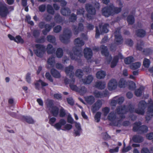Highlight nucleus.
<instances>
[{
	"mask_svg": "<svg viewBox=\"0 0 153 153\" xmlns=\"http://www.w3.org/2000/svg\"><path fill=\"white\" fill-rule=\"evenodd\" d=\"M75 79L74 77H65L64 79L65 85L69 84L70 88L73 91L78 92L82 94H84L86 92V89L84 86L79 88L76 85H74Z\"/></svg>",
	"mask_w": 153,
	"mask_h": 153,
	"instance_id": "f257e3e1",
	"label": "nucleus"
},
{
	"mask_svg": "<svg viewBox=\"0 0 153 153\" xmlns=\"http://www.w3.org/2000/svg\"><path fill=\"white\" fill-rule=\"evenodd\" d=\"M134 106L131 104H129L127 105H123L117 106L115 111L117 114L120 115V116L121 119H124L125 116L124 114L128 112L132 113L134 112Z\"/></svg>",
	"mask_w": 153,
	"mask_h": 153,
	"instance_id": "f03ea898",
	"label": "nucleus"
},
{
	"mask_svg": "<svg viewBox=\"0 0 153 153\" xmlns=\"http://www.w3.org/2000/svg\"><path fill=\"white\" fill-rule=\"evenodd\" d=\"M72 33L71 30L68 29H65L63 34L59 36V39L62 43H68L70 42V39L71 37Z\"/></svg>",
	"mask_w": 153,
	"mask_h": 153,
	"instance_id": "7ed1b4c3",
	"label": "nucleus"
},
{
	"mask_svg": "<svg viewBox=\"0 0 153 153\" xmlns=\"http://www.w3.org/2000/svg\"><path fill=\"white\" fill-rule=\"evenodd\" d=\"M73 51L74 54L70 53V57L73 60H77L78 57L80 58L82 56V49L80 47H75L73 48Z\"/></svg>",
	"mask_w": 153,
	"mask_h": 153,
	"instance_id": "20e7f679",
	"label": "nucleus"
},
{
	"mask_svg": "<svg viewBox=\"0 0 153 153\" xmlns=\"http://www.w3.org/2000/svg\"><path fill=\"white\" fill-rule=\"evenodd\" d=\"M108 119L111 122L109 125L111 126H118L120 124L121 120H116L117 117L114 112H111L108 116Z\"/></svg>",
	"mask_w": 153,
	"mask_h": 153,
	"instance_id": "39448f33",
	"label": "nucleus"
},
{
	"mask_svg": "<svg viewBox=\"0 0 153 153\" xmlns=\"http://www.w3.org/2000/svg\"><path fill=\"white\" fill-rule=\"evenodd\" d=\"M47 106L49 108V110L50 111L51 113L53 116L55 117H57L59 112V108L56 106L54 105L53 101L50 100L48 102Z\"/></svg>",
	"mask_w": 153,
	"mask_h": 153,
	"instance_id": "423d86ee",
	"label": "nucleus"
},
{
	"mask_svg": "<svg viewBox=\"0 0 153 153\" xmlns=\"http://www.w3.org/2000/svg\"><path fill=\"white\" fill-rule=\"evenodd\" d=\"M10 7H8L4 2L0 1V15L2 17H6L9 13L8 8Z\"/></svg>",
	"mask_w": 153,
	"mask_h": 153,
	"instance_id": "0eeeda50",
	"label": "nucleus"
},
{
	"mask_svg": "<svg viewBox=\"0 0 153 153\" xmlns=\"http://www.w3.org/2000/svg\"><path fill=\"white\" fill-rule=\"evenodd\" d=\"M35 47L36 49L34 50V51L36 55L39 57H42L45 53V47L39 44H36Z\"/></svg>",
	"mask_w": 153,
	"mask_h": 153,
	"instance_id": "6e6552de",
	"label": "nucleus"
},
{
	"mask_svg": "<svg viewBox=\"0 0 153 153\" xmlns=\"http://www.w3.org/2000/svg\"><path fill=\"white\" fill-rule=\"evenodd\" d=\"M115 44V45H121L123 42V39L120 34V29L117 28L116 29L114 32Z\"/></svg>",
	"mask_w": 153,
	"mask_h": 153,
	"instance_id": "1a4fd4ad",
	"label": "nucleus"
},
{
	"mask_svg": "<svg viewBox=\"0 0 153 153\" xmlns=\"http://www.w3.org/2000/svg\"><path fill=\"white\" fill-rule=\"evenodd\" d=\"M100 48L101 49V53L102 54L106 57V60L107 63H110L112 59V57L109 54L107 47L102 45L100 47Z\"/></svg>",
	"mask_w": 153,
	"mask_h": 153,
	"instance_id": "9d476101",
	"label": "nucleus"
},
{
	"mask_svg": "<svg viewBox=\"0 0 153 153\" xmlns=\"http://www.w3.org/2000/svg\"><path fill=\"white\" fill-rule=\"evenodd\" d=\"M117 82L114 79H111L109 82L108 85V89L110 91L115 90L117 88Z\"/></svg>",
	"mask_w": 153,
	"mask_h": 153,
	"instance_id": "9b49d317",
	"label": "nucleus"
},
{
	"mask_svg": "<svg viewBox=\"0 0 153 153\" xmlns=\"http://www.w3.org/2000/svg\"><path fill=\"white\" fill-rule=\"evenodd\" d=\"M102 102L100 100H97L92 106L91 111L93 113H95L99 110L102 105Z\"/></svg>",
	"mask_w": 153,
	"mask_h": 153,
	"instance_id": "f8f14e48",
	"label": "nucleus"
},
{
	"mask_svg": "<svg viewBox=\"0 0 153 153\" xmlns=\"http://www.w3.org/2000/svg\"><path fill=\"white\" fill-rule=\"evenodd\" d=\"M40 85L41 86L42 89H43L44 87L48 86V84L45 82L41 79L37 80L35 83V88L36 89L39 90L40 88Z\"/></svg>",
	"mask_w": 153,
	"mask_h": 153,
	"instance_id": "ddd939ff",
	"label": "nucleus"
},
{
	"mask_svg": "<svg viewBox=\"0 0 153 153\" xmlns=\"http://www.w3.org/2000/svg\"><path fill=\"white\" fill-rule=\"evenodd\" d=\"M102 13L104 16L108 17L112 15V12L110 5L103 8L102 10Z\"/></svg>",
	"mask_w": 153,
	"mask_h": 153,
	"instance_id": "4468645a",
	"label": "nucleus"
},
{
	"mask_svg": "<svg viewBox=\"0 0 153 153\" xmlns=\"http://www.w3.org/2000/svg\"><path fill=\"white\" fill-rule=\"evenodd\" d=\"M55 25L54 22L51 23L50 24H46L45 27V29L42 31L43 34L44 35H46Z\"/></svg>",
	"mask_w": 153,
	"mask_h": 153,
	"instance_id": "2eb2a0df",
	"label": "nucleus"
},
{
	"mask_svg": "<svg viewBox=\"0 0 153 153\" xmlns=\"http://www.w3.org/2000/svg\"><path fill=\"white\" fill-rule=\"evenodd\" d=\"M84 56L87 60L90 59L93 55L92 50L90 48H86L84 50Z\"/></svg>",
	"mask_w": 153,
	"mask_h": 153,
	"instance_id": "dca6fc26",
	"label": "nucleus"
},
{
	"mask_svg": "<svg viewBox=\"0 0 153 153\" xmlns=\"http://www.w3.org/2000/svg\"><path fill=\"white\" fill-rule=\"evenodd\" d=\"M85 8L89 14L93 15L95 14L96 10L95 9L91 4H86L85 5Z\"/></svg>",
	"mask_w": 153,
	"mask_h": 153,
	"instance_id": "f3484780",
	"label": "nucleus"
},
{
	"mask_svg": "<svg viewBox=\"0 0 153 153\" xmlns=\"http://www.w3.org/2000/svg\"><path fill=\"white\" fill-rule=\"evenodd\" d=\"M73 27L74 30V33L75 35L77 34L79 31H82L84 28L83 25L81 23H79L78 27L75 25H73Z\"/></svg>",
	"mask_w": 153,
	"mask_h": 153,
	"instance_id": "a211bd4d",
	"label": "nucleus"
},
{
	"mask_svg": "<svg viewBox=\"0 0 153 153\" xmlns=\"http://www.w3.org/2000/svg\"><path fill=\"white\" fill-rule=\"evenodd\" d=\"M66 121L63 119H61L59 122L55 123L53 126L57 130H60L62 126L65 125L66 123Z\"/></svg>",
	"mask_w": 153,
	"mask_h": 153,
	"instance_id": "6ab92c4d",
	"label": "nucleus"
},
{
	"mask_svg": "<svg viewBox=\"0 0 153 153\" xmlns=\"http://www.w3.org/2000/svg\"><path fill=\"white\" fill-rule=\"evenodd\" d=\"M132 140L135 143H140L143 141L144 138L141 135H135L133 136Z\"/></svg>",
	"mask_w": 153,
	"mask_h": 153,
	"instance_id": "aec40b11",
	"label": "nucleus"
},
{
	"mask_svg": "<svg viewBox=\"0 0 153 153\" xmlns=\"http://www.w3.org/2000/svg\"><path fill=\"white\" fill-rule=\"evenodd\" d=\"M74 66L72 65H70L65 68V71L68 76H71L74 74Z\"/></svg>",
	"mask_w": 153,
	"mask_h": 153,
	"instance_id": "412c9836",
	"label": "nucleus"
},
{
	"mask_svg": "<svg viewBox=\"0 0 153 153\" xmlns=\"http://www.w3.org/2000/svg\"><path fill=\"white\" fill-rule=\"evenodd\" d=\"M123 58L122 55L120 53H119L118 56H115L111 63V67L112 68H114L117 65L119 58L122 59Z\"/></svg>",
	"mask_w": 153,
	"mask_h": 153,
	"instance_id": "4be33fe9",
	"label": "nucleus"
},
{
	"mask_svg": "<svg viewBox=\"0 0 153 153\" xmlns=\"http://www.w3.org/2000/svg\"><path fill=\"white\" fill-rule=\"evenodd\" d=\"M105 83L101 81L97 82L95 83V87L99 89L102 90L105 88Z\"/></svg>",
	"mask_w": 153,
	"mask_h": 153,
	"instance_id": "5701e85b",
	"label": "nucleus"
},
{
	"mask_svg": "<svg viewBox=\"0 0 153 153\" xmlns=\"http://www.w3.org/2000/svg\"><path fill=\"white\" fill-rule=\"evenodd\" d=\"M61 14L65 16H69L71 13L70 9L67 7L62 8L60 11Z\"/></svg>",
	"mask_w": 153,
	"mask_h": 153,
	"instance_id": "b1692460",
	"label": "nucleus"
},
{
	"mask_svg": "<svg viewBox=\"0 0 153 153\" xmlns=\"http://www.w3.org/2000/svg\"><path fill=\"white\" fill-rule=\"evenodd\" d=\"M109 27V24H105L103 25L102 26V27H101L100 25V29L101 33H107L108 31V28Z\"/></svg>",
	"mask_w": 153,
	"mask_h": 153,
	"instance_id": "393cba45",
	"label": "nucleus"
},
{
	"mask_svg": "<svg viewBox=\"0 0 153 153\" xmlns=\"http://www.w3.org/2000/svg\"><path fill=\"white\" fill-rule=\"evenodd\" d=\"M128 82L123 78H121L118 82V86L120 88H125L128 85Z\"/></svg>",
	"mask_w": 153,
	"mask_h": 153,
	"instance_id": "a878e982",
	"label": "nucleus"
},
{
	"mask_svg": "<svg viewBox=\"0 0 153 153\" xmlns=\"http://www.w3.org/2000/svg\"><path fill=\"white\" fill-rule=\"evenodd\" d=\"M74 44L76 45V47L78 46L79 47H80L84 44V42L79 38H78L75 39L74 41Z\"/></svg>",
	"mask_w": 153,
	"mask_h": 153,
	"instance_id": "bb28decb",
	"label": "nucleus"
},
{
	"mask_svg": "<svg viewBox=\"0 0 153 153\" xmlns=\"http://www.w3.org/2000/svg\"><path fill=\"white\" fill-rule=\"evenodd\" d=\"M141 125V123L140 122H136L134 123L132 128L133 131L134 132L139 131Z\"/></svg>",
	"mask_w": 153,
	"mask_h": 153,
	"instance_id": "cd10ccee",
	"label": "nucleus"
},
{
	"mask_svg": "<svg viewBox=\"0 0 153 153\" xmlns=\"http://www.w3.org/2000/svg\"><path fill=\"white\" fill-rule=\"evenodd\" d=\"M110 7L112 12V15L115 13H118L121 10V7H115L113 4L110 5Z\"/></svg>",
	"mask_w": 153,
	"mask_h": 153,
	"instance_id": "c85d7f7f",
	"label": "nucleus"
},
{
	"mask_svg": "<svg viewBox=\"0 0 153 153\" xmlns=\"http://www.w3.org/2000/svg\"><path fill=\"white\" fill-rule=\"evenodd\" d=\"M146 34V32L144 30L140 29L136 31V35L139 37H144Z\"/></svg>",
	"mask_w": 153,
	"mask_h": 153,
	"instance_id": "c756f323",
	"label": "nucleus"
},
{
	"mask_svg": "<svg viewBox=\"0 0 153 153\" xmlns=\"http://www.w3.org/2000/svg\"><path fill=\"white\" fill-rule=\"evenodd\" d=\"M85 79H82V81L85 85L90 84L93 80L94 77H85Z\"/></svg>",
	"mask_w": 153,
	"mask_h": 153,
	"instance_id": "7c9ffc66",
	"label": "nucleus"
},
{
	"mask_svg": "<svg viewBox=\"0 0 153 153\" xmlns=\"http://www.w3.org/2000/svg\"><path fill=\"white\" fill-rule=\"evenodd\" d=\"M46 50L48 54H52L54 53L55 51L53 46L50 44H49L47 45Z\"/></svg>",
	"mask_w": 153,
	"mask_h": 153,
	"instance_id": "2f4dec72",
	"label": "nucleus"
},
{
	"mask_svg": "<svg viewBox=\"0 0 153 153\" xmlns=\"http://www.w3.org/2000/svg\"><path fill=\"white\" fill-rule=\"evenodd\" d=\"M48 63L51 65V67H53L55 64V58L54 56H52L48 59Z\"/></svg>",
	"mask_w": 153,
	"mask_h": 153,
	"instance_id": "473e14b6",
	"label": "nucleus"
},
{
	"mask_svg": "<svg viewBox=\"0 0 153 153\" xmlns=\"http://www.w3.org/2000/svg\"><path fill=\"white\" fill-rule=\"evenodd\" d=\"M128 89L131 91L135 90L136 88L135 83L132 81H128Z\"/></svg>",
	"mask_w": 153,
	"mask_h": 153,
	"instance_id": "72a5a7b5",
	"label": "nucleus"
},
{
	"mask_svg": "<svg viewBox=\"0 0 153 153\" xmlns=\"http://www.w3.org/2000/svg\"><path fill=\"white\" fill-rule=\"evenodd\" d=\"M147 104L148 103L144 100H141L139 103L138 108L145 110Z\"/></svg>",
	"mask_w": 153,
	"mask_h": 153,
	"instance_id": "f704fd0d",
	"label": "nucleus"
},
{
	"mask_svg": "<svg viewBox=\"0 0 153 153\" xmlns=\"http://www.w3.org/2000/svg\"><path fill=\"white\" fill-rule=\"evenodd\" d=\"M22 120L29 124H33L34 123L33 119L29 117L23 116L22 117Z\"/></svg>",
	"mask_w": 153,
	"mask_h": 153,
	"instance_id": "c9c22d12",
	"label": "nucleus"
},
{
	"mask_svg": "<svg viewBox=\"0 0 153 153\" xmlns=\"http://www.w3.org/2000/svg\"><path fill=\"white\" fill-rule=\"evenodd\" d=\"M54 19L56 22L58 23H61L63 21L62 17L59 14H56L55 15Z\"/></svg>",
	"mask_w": 153,
	"mask_h": 153,
	"instance_id": "e433bc0d",
	"label": "nucleus"
},
{
	"mask_svg": "<svg viewBox=\"0 0 153 153\" xmlns=\"http://www.w3.org/2000/svg\"><path fill=\"white\" fill-rule=\"evenodd\" d=\"M85 101L90 105L92 104L94 101V98L92 96H90L85 98Z\"/></svg>",
	"mask_w": 153,
	"mask_h": 153,
	"instance_id": "4c0bfd02",
	"label": "nucleus"
},
{
	"mask_svg": "<svg viewBox=\"0 0 153 153\" xmlns=\"http://www.w3.org/2000/svg\"><path fill=\"white\" fill-rule=\"evenodd\" d=\"M141 63L139 62H136L131 64L130 68L133 70L137 69L140 67Z\"/></svg>",
	"mask_w": 153,
	"mask_h": 153,
	"instance_id": "58836bf2",
	"label": "nucleus"
},
{
	"mask_svg": "<svg viewBox=\"0 0 153 153\" xmlns=\"http://www.w3.org/2000/svg\"><path fill=\"white\" fill-rule=\"evenodd\" d=\"M63 54V52L62 49L61 48H57L56 52V55L57 57L58 58H61Z\"/></svg>",
	"mask_w": 153,
	"mask_h": 153,
	"instance_id": "ea45409f",
	"label": "nucleus"
},
{
	"mask_svg": "<svg viewBox=\"0 0 153 153\" xmlns=\"http://www.w3.org/2000/svg\"><path fill=\"white\" fill-rule=\"evenodd\" d=\"M148 131V127L145 125H141L139 131L142 133H146Z\"/></svg>",
	"mask_w": 153,
	"mask_h": 153,
	"instance_id": "a19ab883",
	"label": "nucleus"
},
{
	"mask_svg": "<svg viewBox=\"0 0 153 153\" xmlns=\"http://www.w3.org/2000/svg\"><path fill=\"white\" fill-rule=\"evenodd\" d=\"M127 21L129 25H132L134 22V18L132 15H129L127 19Z\"/></svg>",
	"mask_w": 153,
	"mask_h": 153,
	"instance_id": "79ce46f5",
	"label": "nucleus"
},
{
	"mask_svg": "<svg viewBox=\"0 0 153 153\" xmlns=\"http://www.w3.org/2000/svg\"><path fill=\"white\" fill-rule=\"evenodd\" d=\"M150 61L149 59L145 58L143 60V65L144 67L148 68L150 66Z\"/></svg>",
	"mask_w": 153,
	"mask_h": 153,
	"instance_id": "37998d69",
	"label": "nucleus"
},
{
	"mask_svg": "<svg viewBox=\"0 0 153 153\" xmlns=\"http://www.w3.org/2000/svg\"><path fill=\"white\" fill-rule=\"evenodd\" d=\"M51 72L53 76H60V73L55 69H51Z\"/></svg>",
	"mask_w": 153,
	"mask_h": 153,
	"instance_id": "c03bdc74",
	"label": "nucleus"
},
{
	"mask_svg": "<svg viewBox=\"0 0 153 153\" xmlns=\"http://www.w3.org/2000/svg\"><path fill=\"white\" fill-rule=\"evenodd\" d=\"M47 10L48 13L52 15L54 13V11L52 6L50 4H48L47 6Z\"/></svg>",
	"mask_w": 153,
	"mask_h": 153,
	"instance_id": "a18cd8bd",
	"label": "nucleus"
},
{
	"mask_svg": "<svg viewBox=\"0 0 153 153\" xmlns=\"http://www.w3.org/2000/svg\"><path fill=\"white\" fill-rule=\"evenodd\" d=\"M139 115H143L145 113V110L141 108H139L138 109H136L134 110V112Z\"/></svg>",
	"mask_w": 153,
	"mask_h": 153,
	"instance_id": "49530a36",
	"label": "nucleus"
},
{
	"mask_svg": "<svg viewBox=\"0 0 153 153\" xmlns=\"http://www.w3.org/2000/svg\"><path fill=\"white\" fill-rule=\"evenodd\" d=\"M101 114V113L100 111L97 112L96 114L94 116V119L97 123H98L100 122Z\"/></svg>",
	"mask_w": 153,
	"mask_h": 153,
	"instance_id": "de8ad7c7",
	"label": "nucleus"
},
{
	"mask_svg": "<svg viewBox=\"0 0 153 153\" xmlns=\"http://www.w3.org/2000/svg\"><path fill=\"white\" fill-rule=\"evenodd\" d=\"M47 40L49 42L53 43H55L56 41V38L53 36L48 35L47 37Z\"/></svg>",
	"mask_w": 153,
	"mask_h": 153,
	"instance_id": "09e8293b",
	"label": "nucleus"
},
{
	"mask_svg": "<svg viewBox=\"0 0 153 153\" xmlns=\"http://www.w3.org/2000/svg\"><path fill=\"white\" fill-rule=\"evenodd\" d=\"M110 111V109L109 107H105L102 109V111L103 113V115L105 117L107 115Z\"/></svg>",
	"mask_w": 153,
	"mask_h": 153,
	"instance_id": "8fccbe9b",
	"label": "nucleus"
},
{
	"mask_svg": "<svg viewBox=\"0 0 153 153\" xmlns=\"http://www.w3.org/2000/svg\"><path fill=\"white\" fill-rule=\"evenodd\" d=\"M143 90V89H142V88L140 87L135 91V94L137 97L140 96L142 95Z\"/></svg>",
	"mask_w": 153,
	"mask_h": 153,
	"instance_id": "3c124183",
	"label": "nucleus"
},
{
	"mask_svg": "<svg viewBox=\"0 0 153 153\" xmlns=\"http://www.w3.org/2000/svg\"><path fill=\"white\" fill-rule=\"evenodd\" d=\"M93 94L95 97L96 98H99L103 97L102 93L101 92L95 91L94 92Z\"/></svg>",
	"mask_w": 153,
	"mask_h": 153,
	"instance_id": "603ef678",
	"label": "nucleus"
},
{
	"mask_svg": "<svg viewBox=\"0 0 153 153\" xmlns=\"http://www.w3.org/2000/svg\"><path fill=\"white\" fill-rule=\"evenodd\" d=\"M143 44L144 43L142 41H138L136 46L137 49L139 51H142V46Z\"/></svg>",
	"mask_w": 153,
	"mask_h": 153,
	"instance_id": "864d4df0",
	"label": "nucleus"
},
{
	"mask_svg": "<svg viewBox=\"0 0 153 153\" xmlns=\"http://www.w3.org/2000/svg\"><path fill=\"white\" fill-rule=\"evenodd\" d=\"M134 61V59L132 57H128L124 60V62L126 64H130L131 62Z\"/></svg>",
	"mask_w": 153,
	"mask_h": 153,
	"instance_id": "5fc2aeb1",
	"label": "nucleus"
},
{
	"mask_svg": "<svg viewBox=\"0 0 153 153\" xmlns=\"http://www.w3.org/2000/svg\"><path fill=\"white\" fill-rule=\"evenodd\" d=\"M144 54L148 55L151 54L153 52L152 50L150 48H146L144 49L143 51Z\"/></svg>",
	"mask_w": 153,
	"mask_h": 153,
	"instance_id": "6e6d98bb",
	"label": "nucleus"
},
{
	"mask_svg": "<svg viewBox=\"0 0 153 153\" xmlns=\"http://www.w3.org/2000/svg\"><path fill=\"white\" fill-rule=\"evenodd\" d=\"M76 15L72 13L71 14L69 18L70 22H75L77 19Z\"/></svg>",
	"mask_w": 153,
	"mask_h": 153,
	"instance_id": "4d7b16f0",
	"label": "nucleus"
},
{
	"mask_svg": "<svg viewBox=\"0 0 153 153\" xmlns=\"http://www.w3.org/2000/svg\"><path fill=\"white\" fill-rule=\"evenodd\" d=\"M66 115V113L64 109L62 108L59 110V116L61 117H63L65 116Z\"/></svg>",
	"mask_w": 153,
	"mask_h": 153,
	"instance_id": "13d9d810",
	"label": "nucleus"
},
{
	"mask_svg": "<svg viewBox=\"0 0 153 153\" xmlns=\"http://www.w3.org/2000/svg\"><path fill=\"white\" fill-rule=\"evenodd\" d=\"M83 75V71L80 69H78L75 72L76 76H82Z\"/></svg>",
	"mask_w": 153,
	"mask_h": 153,
	"instance_id": "bf43d9fd",
	"label": "nucleus"
},
{
	"mask_svg": "<svg viewBox=\"0 0 153 153\" xmlns=\"http://www.w3.org/2000/svg\"><path fill=\"white\" fill-rule=\"evenodd\" d=\"M14 41L18 43H24L23 40L19 36H16L15 38Z\"/></svg>",
	"mask_w": 153,
	"mask_h": 153,
	"instance_id": "052dcab7",
	"label": "nucleus"
},
{
	"mask_svg": "<svg viewBox=\"0 0 153 153\" xmlns=\"http://www.w3.org/2000/svg\"><path fill=\"white\" fill-rule=\"evenodd\" d=\"M62 30V27L61 26L58 25L55 26L53 28V31L56 33H57L59 32Z\"/></svg>",
	"mask_w": 153,
	"mask_h": 153,
	"instance_id": "680f3d73",
	"label": "nucleus"
},
{
	"mask_svg": "<svg viewBox=\"0 0 153 153\" xmlns=\"http://www.w3.org/2000/svg\"><path fill=\"white\" fill-rule=\"evenodd\" d=\"M74 131V136L75 137L79 136L80 135L82 130L75 129Z\"/></svg>",
	"mask_w": 153,
	"mask_h": 153,
	"instance_id": "e2e57ef3",
	"label": "nucleus"
},
{
	"mask_svg": "<svg viewBox=\"0 0 153 153\" xmlns=\"http://www.w3.org/2000/svg\"><path fill=\"white\" fill-rule=\"evenodd\" d=\"M105 73L104 71H100L97 73L96 76H105Z\"/></svg>",
	"mask_w": 153,
	"mask_h": 153,
	"instance_id": "0e129e2a",
	"label": "nucleus"
},
{
	"mask_svg": "<svg viewBox=\"0 0 153 153\" xmlns=\"http://www.w3.org/2000/svg\"><path fill=\"white\" fill-rule=\"evenodd\" d=\"M125 43L129 46H132L133 44V42L132 40L131 39H127L125 41Z\"/></svg>",
	"mask_w": 153,
	"mask_h": 153,
	"instance_id": "69168bd1",
	"label": "nucleus"
},
{
	"mask_svg": "<svg viewBox=\"0 0 153 153\" xmlns=\"http://www.w3.org/2000/svg\"><path fill=\"white\" fill-rule=\"evenodd\" d=\"M85 10L83 8H79L77 10V14L78 15H83Z\"/></svg>",
	"mask_w": 153,
	"mask_h": 153,
	"instance_id": "338daca9",
	"label": "nucleus"
},
{
	"mask_svg": "<svg viewBox=\"0 0 153 153\" xmlns=\"http://www.w3.org/2000/svg\"><path fill=\"white\" fill-rule=\"evenodd\" d=\"M141 153H151V152L148 148L143 147L141 150Z\"/></svg>",
	"mask_w": 153,
	"mask_h": 153,
	"instance_id": "774afa93",
	"label": "nucleus"
}]
</instances>
